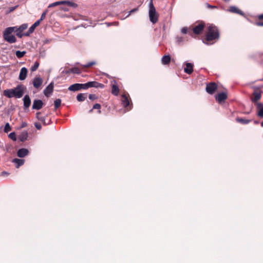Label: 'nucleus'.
Wrapping results in <instances>:
<instances>
[{
	"label": "nucleus",
	"mask_w": 263,
	"mask_h": 263,
	"mask_svg": "<svg viewBox=\"0 0 263 263\" xmlns=\"http://www.w3.org/2000/svg\"><path fill=\"white\" fill-rule=\"evenodd\" d=\"M12 162L15 164L16 168H18L20 166L24 164L25 160L24 159L14 158L12 160Z\"/></svg>",
	"instance_id": "obj_22"
},
{
	"label": "nucleus",
	"mask_w": 263,
	"mask_h": 263,
	"mask_svg": "<svg viewBox=\"0 0 263 263\" xmlns=\"http://www.w3.org/2000/svg\"><path fill=\"white\" fill-rule=\"evenodd\" d=\"M34 125H35V127L36 128V129H37L39 130H40L42 128V125L39 123H35L34 124Z\"/></svg>",
	"instance_id": "obj_47"
},
{
	"label": "nucleus",
	"mask_w": 263,
	"mask_h": 263,
	"mask_svg": "<svg viewBox=\"0 0 263 263\" xmlns=\"http://www.w3.org/2000/svg\"><path fill=\"white\" fill-rule=\"evenodd\" d=\"M261 126L263 127V121L261 123Z\"/></svg>",
	"instance_id": "obj_57"
},
{
	"label": "nucleus",
	"mask_w": 263,
	"mask_h": 263,
	"mask_svg": "<svg viewBox=\"0 0 263 263\" xmlns=\"http://www.w3.org/2000/svg\"><path fill=\"white\" fill-rule=\"evenodd\" d=\"M86 83H87L88 88H90V87L103 88L104 87V84H103L102 83H98L96 81L88 82Z\"/></svg>",
	"instance_id": "obj_11"
},
{
	"label": "nucleus",
	"mask_w": 263,
	"mask_h": 263,
	"mask_svg": "<svg viewBox=\"0 0 263 263\" xmlns=\"http://www.w3.org/2000/svg\"><path fill=\"white\" fill-rule=\"evenodd\" d=\"M41 112H37L36 114V118L41 121H44V117H41L40 116Z\"/></svg>",
	"instance_id": "obj_40"
},
{
	"label": "nucleus",
	"mask_w": 263,
	"mask_h": 263,
	"mask_svg": "<svg viewBox=\"0 0 263 263\" xmlns=\"http://www.w3.org/2000/svg\"><path fill=\"white\" fill-rule=\"evenodd\" d=\"M184 64L185 65V67L184 68V72L189 74H191L193 71V64L189 62H185Z\"/></svg>",
	"instance_id": "obj_13"
},
{
	"label": "nucleus",
	"mask_w": 263,
	"mask_h": 263,
	"mask_svg": "<svg viewBox=\"0 0 263 263\" xmlns=\"http://www.w3.org/2000/svg\"><path fill=\"white\" fill-rule=\"evenodd\" d=\"M208 28V32L205 37L206 41L210 42L218 39L219 33L218 28L213 25H209Z\"/></svg>",
	"instance_id": "obj_2"
},
{
	"label": "nucleus",
	"mask_w": 263,
	"mask_h": 263,
	"mask_svg": "<svg viewBox=\"0 0 263 263\" xmlns=\"http://www.w3.org/2000/svg\"><path fill=\"white\" fill-rule=\"evenodd\" d=\"M24 108V109L28 108L31 104V99L29 96L27 95H25L23 98Z\"/></svg>",
	"instance_id": "obj_19"
},
{
	"label": "nucleus",
	"mask_w": 263,
	"mask_h": 263,
	"mask_svg": "<svg viewBox=\"0 0 263 263\" xmlns=\"http://www.w3.org/2000/svg\"><path fill=\"white\" fill-rule=\"evenodd\" d=\"M254 123L255 124H258V123H259V121L255 120V121H254Z\"/></svg>",
	"instance_id": "obj_55"
},
{
	"label": "nucleus",
	"mask_w": 263,
	"mask_h": 263,
	"mask_svg": "<svg viewBox=\"0 0 263 263\" xmlns=\"http://www.w3.org/2000/svg\"><path fill=\"white\" fill-rule=\"evenodd\" d=\"M54 87L53 82H51L44 90V94L46 97H49L53 92Z\"/></svg>",
	"instance_id": "obj_10"
},
{
	"label": "nucleus",
	"mask_w": 263,
	"mask_h": 263,
	"mask_svg": "<svg viewBox=\"0 0 263 263\" xmlns=\"http://www.w3.org/2000/svg\"><path fill=\"white\" fill-rule=\"evenodd\" d=\"M8 137L9 138H10L11 139H12V140H13L14 141H16L17 139L15 132H12V133H10L8 135Z\"/></svg>",
	"instance_id": "obj_34"
},
{
	"label": "nucleus",
	"mask_w": 263,
	"mask_h": 263,
	"mask_svg": "<svg viewBox=\"0 0 263 263\" xmlns=\"http://www.w3.org/2000/svg\"><path fill=\"white\" fill-rule=\"evenodd\" d=\"M67 5L74 8H76L78 6L77 4L69 1H68Z\"/></svg>",
	"instance_id": "obj_42"
},
{
	"label": "nucleus",
	"mask_w": 263,
	"mask_h": 263,
	"mask_svg": "<svg viewBox=\"0 0 263 263\" xmlns=\"http://www.w3.org/2000/svg\"><path fill=\"white\" fill-rule=\"evenodd\" d=\"M86 97H85L84 94L83 93H79L77 96V99L79 102L83 101L85 100Z\"/></svg>",
	"instance_id": "obj_28"
},
{
	"label": "nucleus",
	"mask_w": 263,
	"mask_h": 263,
	"mask_svg": "<svg viewBox=\"0 0 263 263\" xmlns=\"http://www.w3.org/2000/svg\"><path fill=\"white\" fill-rule=\"evenodd\" d=\"M236 121L239 122V123H240L242 124H248L250 122L251 120H247V119H243V118H238L236 119Z\"/></svg>",
	"instance_id": "obj_26"
},
{
	"label": "nucleus",
	"mask_w": 263,
	"mask_h": 263,
	"mask_svg": "<svg viewBox=\"0 0 263 263\" xmlns=\"http://www.w3.org/2000/svg\"><path fill=\"white\" fill-rule=\"evenodd\" d=\"M27 72H28L27 69L25 67H22L21 69V70L20 72V74H19V77H18L19 80H20L21 81L24 80L26 78Z\"/></svg>",
	"instance_id": "obj_16"
},
{
	"label": "nucleus",
	"mask_w": 263,
	"mask_h": 263,
	"mask_svg": "<svg viewBox=\"0 0 263 263\" xmlns=\"http://www.w3.org/2000/svg\"><path fill=\"white\" fill-rule=\"evenodd\" d=\"M148 8L149 20L153 24H155L158 20L159 14L156 12L153 2L148 3Z\"/></svg>",
	"instance_id": "obj_4"
},
{
	"label": "nucleus",
	"mask_w": 263,
	"mask_h": 263,
	"mask_svg": "<svg viewBox=\"0 0 263 263\" xmlns=\"http://www.w3.org/2000/svg\"><path fill=\"white\" fill-rule=\"evenodd\" d=\"M33 33L32 31H30V29H29L27 31V32L24 33H23V36H29L30 34L31 33Z\"/></svg>",
	"instance_id": "obj_48"
},
{
	"label": "nucleus",
	"mask_w": 263,
	"mask_h": 263,
	"mask_svg": "<svg viewBox=\"0 0 263 263\" xmlns=\"http://www.w3.org/2000/svg\"><path fill=\"white\" fill-rule=\"evenodd\" d=\"M138 10V7L132 9L131 10H130V11L128 12V14L126 16V17H125V18H127V17H128V16H129V15H130L132 13H134V12H137Z\"/></svg>",
	"instance_id": "obj_39"
},
{
	"label": "nucleus",
	"mask_w": 263,
	"mask_h": 263,
	"mask_svg": "<svg viewBox=\"0 0 263 263\" xmlns=\"http://www.w3.org/2000/svg\"><path fill=\"white\" fill-rule=\"evenodd\" d=\"M217 88V86L215 83H210L206 85V91L209 94L212 95Z\"/></svg>",
	"instance_id": "obj_9"
},
{
	"label": "nucleus",
	"mask_w": 263,
	"mask_h": 263,
	"mask_svg": "<svg viewBox=\"0 0 263 263\" xmlns=\"http://www.w3.org/2000/svg\"><path fill=\"white\" fill-rule=\"evenodd\" d=\"M258 18L260 20L263 19V14H261V15H259Z\"/></svg>",
	"instance_id": "obj_54"
},
{
	"label": "nucleus",
	"mask_w": 263,
	"mask_h": 263,
	"mask_svg": "<svg viewBox=\"0 0 263 263\" xmlns=\"http://www.w3.org/2000/svg\"><path fill=\"white\" fill-rule=\"evenodd\" d=\"M11 129L10 125L9 123H7L4 127V132L5 133H8Z\"/></svg>",
	"instance_id": "obj_36"
},
{
	"label": "nucleus",
	"mask_w": 263,
	"mask_h": 263,
	"mask_svg": "<svg viewBox=\"0 0 263 263\" xmlns=\"http://www.w3.org/2000/svg\"><path fill=\"white\" fill-rule=\"evenodd\" d=\"M13 32H15L16 33V35L17 36L20 38H22L23 36L22 32L21 31H18V29H15L14 30Z\"/></svg>",
	"instance_id": "obj_38"
},
{
	"label": "nucleus",
	"mask_w": 263,
	"mask_h": 263,
	"mask_svg": "<svg viewBox=\"0 0 263 263\" xmlns=\"http://www.w3.org/2000/svg\"><path fill=\"white\" fill-rule=\"evenodd\" d=\"M203 43H204V44H208V45L209 44L208 43H206L205 42H204V41H203Z\"/></svg>",
	"instance_id": "obj_58"
},
{
	"label": "nucleus",
	"mask_w": 263,
	"mask_h": 263,
	"mask_svg": "<svg viewBox=\"0 0 263 263\" xmlns=\"http://www.w3.org/2000/svg\"><path fill=\"white\" fill-rule=\"evenodd\" d=\"M59 4L60 5H65V4H66L67 5V3H68V1H59Z\"/></svg>",
	"instance_id": "obj_50"
},
{
	"label": "nucleus",
	"mask_w": 263,
	"mask_h": 263,
	"mask_svg": "<svg viewBox=\"0 0 263 263\" xmlns=\"http://www.w3.org/2000/svg\"><path fill=\"white\" fill-rule=\"evenodd\" d=\"M70 71L73 73L80 74L81 70L78 67H73L70 69Z\"/></svg>",
	"instance_id": "obj_32"
},
{
	"label": "nucleus",
	"mask_w": 263,
	"mask_h": 263,
	"mask_svg": "<svg viewBox=\"0 0 263 263\" xmlns=\"http://www.w3.org/2000/svg\"><path fill=\"white\" fill-rule=\"evenodd\" d=\"M256 109L257 110V115L258 117L263 118V104L257 103L256 105Z\"/></svg>",
	"instance_id": "obj_20"
},
{
	"label": "nucleus",
	"mask_w": 263,
	"mask_h": 263,
	"mask_svg": "<svg viewBox=\"0 0 263 263\" xmlns=\"http://www.w3.org/2000/svg\"><path fill=\"white\" fill-rule=\"evenodd\" d=\"M121 102L123 106L125 108H127V110H130L132 108V104H130V101L128 97L125 94H123L122 95Z\"/></svg>",
	"instance_id": "obj_6"
},
{
	"label": "nucleus",
	"mask_w": 263,
	"mask_h": 263,
	"mask_svg": "<svg viewBox=\"0 0 263 263\" xmlns=\"http://www.w3.org/2000/svg\"><path fill=\"white\" fill-rule=\"evenodd\" d=\"M14 30V28L9 27L6 28L3 32V37L4 40L10 44L14 43L16 42L15 36L12 34Z\"/></svg>",
	"instance_id": "obj_3"
},
{
	"label": "nucleus",
	"mask_w": 263,
	"mask_h": 263,
	"mask_svg": "<svg viewBox=\"0 0 263 263\" xmlns=\"http://www.w3.org/2000/svg\"><path fill=\"white\" fill-rule=\"evenodd\" d=\"M227 98V95L225 92H222L218 93L216 96V100L219 103L223 102Z\"/></svg>",
	"instance_id": "obj_14"
},
{
	"label": "nucleus",
	"mask_w": 263,
	"mask_h": 263,
	"mask_svg": "<svg viewBox=\"0 0 263 263\" xmlns=\"http://www.w3.org/2000/svg\"><path fill=\"white\" fill-rule=\"evenodd\" d=\"M114 23L115 24V25H118L119 24L118 22H115Z\"/></svg>",
	"instance_id": "obj_56"
},
{
	"label": "nucleus",
	"mask_w": 263,
	"mask_h": 263,
	"mask_svg": "<svg viewBox=\"0 0 263 263\" xmlns=\"http://www.w3.org/2000/svg\"><path fill=\"white\" fill-rule=\"evenodd\" d=\"M261 55H263V52H262V53H261Z\"/></svg>",
	"instance_id": "obj_60"
},
{
	"label": "nucleus",
	"mask_w": 263,
	"mask_h": 263,
	"mask_svg": "<svg viewBox=\"0 0 263 263\" xmlns=\"http://www.w3.org/2000/svg\"><path fill=\"white\" fill-rule=\"evenodd\" d=\"M18 5H16L14 7H11L9 8L8 12L10 13L13 11L14 10H15L17 7Z\"/></svg>",
	"instance_id": "obj_46"
},
{
	"label": "nucleus",
	"mask_w": 263,
	"mask_h": 263,
	"mask_svg": "<svg viewBox=\"0 0 263 263\" xmlns=\"http://www.w3.org/2000/svg\"><path fill=\"white\" fill-rule=\"evenodd\" d=\"M204 27L203 23H200L193 29V31L195 34H199L202 31Z\"/></svg>",
	"instance_id": "obj_15"
},
{
	"label": "nucleus",
	"mask_w": 263,
	"mask_h": 263,
	"mask_svg": "<svg viewBox=\"0 0 263 263\" xmlns=\"http://www.w3.org/2000/svg\"><path fill=\"white\" fill-rule=\"evenodd\" d=\"M27 124L26 122H22L20 125V127L18 128V129L24 128V127H26L27 126Z\"/></svg>",
	"instance_id": "obj_49"
},
{
	"label": "nucleus",
	"mask_w": 263,
	"mask_h": 263,
	"mask_svg": "<svg viewBox=\"0 0 263 263\" xmlns=\"http://www.w3.org/2000/svg\"><path fill=\"white\" fill-rule=\"evenodd\" d=\"M261 97V93L260 92L255 91L252 94V96L251 97V100L252 103H254L255 105H257V103H261L258 102V100L260 99Z\"/></svg>",
	"instance_id": "obj_8"
},
{
	"label": "nucleus",
	"mask_w": 263,
	"mask_h": 263,
	"mask_svg": "<svg viewBox=\"0 0 263 263\" xmlns=\"http://www.w3.org/2000/svg\"><path fill=\"white\" fill-rule=\"evenodd\" d=\"M181 32L182 34H186L188 32V28L184 27L181 29Z\"/></svg>",
	"instance_id": "obj_43"
},
{
	"label": "nucleus",
	"mask_w": 263,
	"mask_h": 263,
	"mask_svg": "<svg viewBox=\"0 0 263 263\" xmlns=\"http://www.w3.org/2000/svg\"><path fill=\"white\" fill-rule=\"evenodd\" d=\"M43 83V79L41 77H35L32 81L33 86L35 88H39Z\"/></svg>",
	"instance_id": "obj_18"
},
{
	"label": "nucleus",
	"mask_w": 263,
	"mask_h": 263,
	"mask_svg": "<svg viewBox=\"0 0 263 263\" xmlns=\"http://www.w3.org/2000/svg\"><path fill=\"white\" fill-rule=\"evenodd\" d=\"M61 104V100L60 99H56L54 102V107L57 109Z\"/></svg>",
	"instance_id": "obj_31"
},
{
	"label": "nucleus",
	"mask_w": 263,
	"mask_h": 263,
	"mask_svg": "<svg viewBox=\"0 0 263 263\" xmlns=\"http://www.w3.org/2000/svg\"><path fill=\"white\" fill-rule=\"evenodd\" d=\"M26 88L21 85H17L13 89H7L4 91V95L8 98L15 97L16 98H21L24 95V89Z\"/></svg>",
	"instance_id": "obj_1"
},
{
	"label": "nucleus",
	"mask_w": 263,
	"mask_h": 263,
	"mask_svg": "<svg viewBox=\"0 0 263 263\" xmlns=\"http://www.w3.org/2000/svg\"><path fill=\"white\" fill-rule=\"evenodd\" d=\"M153 0H150L149 3L153 2Z\"/></svg>",
	"instance_id": "obj_59"
},
{
	"label": "nucleus",
	"mask_w": 263,
	"mask_h": 263,
	"mask_svg": "<svg viewBox=\"0 0 263 263\" xmlns=\"http://www.w3.org/2000/svg\"><path fill=\"white\" fill-rule=\"evenodd\" d=\"M114 82L115 84L112 85L111 93L114 95L117 96L119 95V88L118 86L116 85V81H114Z\"/></svg>",
	"instance_id": "obj_23"
},
{
	"label": "nucleus",
	"mask_w": 263,
	"mask_h": 263,
	"mask_svg": "<svg viewBox=\"0 0 263 263\" xmlns=\"http://www.w3.org/2000/svg\"><path fill=\"white\" fill-rule=\"evenodd\" d=\"M175 41H176V43L177 44H180V43L183 42V38L182 36H177L175 37Z\"/></svg>",
	"instance_id": "obj_33"
},
{
	"label": "nucleus",
	"mask_w": 263,
	"mask_h": 263,
	"mask_svg": "<svg viewBox=\"0 0 263 263\" xmlns=\"http://www.w3.org/2000/svg\"><path fill=\"white\" fill-rule=\"evenodd\" d=\"M42 122L43 123V124H44V125H48V124H49V122H47V123L46 122V120H45V117H44V121H42Z\"/></svg>",
	"instance_id": "obj_53"
},
{
	"label": "nucleus",
	"mask_w": 263,
	"mask_h": 263,
	"mask_svg": "<svg viewBox=\"0 0 263 263\" xmlns=\"http://www.w3.org/2000/svg\"><path fill=\"white\" fill-rule=\"evenodd\" d=\"M227 12L237 14L242 16H245V13L235 6H231L226 10Z\"/></svg>",
	"instance_id": "obj_7"
},
{
	"label": "nucleus",
	"mask_w": 263,
	"mask_h": 263,
	"mask_svg": "<svg viewBox=\"0 0 263 263\" xmlns=\"http://www.w3.org/2000/svg\"><path fill=\"white\" fill-rule=\"evenodd\" d=\"M28 133L27 131L24 130L20 133L18 136V140L21 142H24L27 140Z\"/></svg>",
	"instance_id": "obj_21"
},
{
	"label": "nucleus",
	"mask_w": 263,
	"mask_h": 263,
	"mask_svg": "<svg viewBox=\"0 0 263 263\" xmlns=\"http://www.w3.org/2000/svg\"><path fill=\"white\" fill-rule=\"evenodd\" d=\"M40 23L39 21H36L29 29L30 31L34 32L35 28L40 25Z\"/></svg>",
	"instance_id": "obj_29"
},
{
	"label": "nucleus",
	"mask_w": 263,
	"mask_h": 263,
	"mask_svg": "<svg viewBox=\"0 0 263 263\" xmlns=\"http://www.w3.org/2000/svg\"><path fill=\"white\" fill-rule=\"evenodd\" d=\"M26 53V52L25 51H21L20 50H17L15 52V55L18 58H21L24 56Z\"/></svg>",
	"instance_id": "obj_27"
},
{
	"label": "nucleus",
	"mask_w": 263,
	"mask_h": 263,
	"mask_svg": "<svg viewBox=\"0 0 263 263\" xmlns=\"http://www.w3.org/2000/svg\"><path fill=\"white\" fill-rule=\"evenodd\" d=\"M43 106V102L41 100L35 99L33 101L32 108L33 109L39 110Z\"/></svg>",
	"instance_id": "obj_12"
},
{
	"label": "nucleus",
	"mask_w": 263,
	"mask_h": 263,
	"mask_svg": "<svg viewBox=\"0 0 263 263\" xmlns=\"http://www.w3.org/2000/svg\"><path fill=\"white\" fill-rule=\"evenodd\" d=\"M256 24L258 26H263V22H256Z\"/></svg>",
	"instance_id": "obj_51"
},
{
	"label": "nucleus",
	"mask_w": 263,
	"mask_h": 263,
	"mask_svg": "<svg viewBox=\"0 0 263 263\" xmlns=\"http://www.w3.org/2000/svg\"><path fill=\"white\" fill-rule=\"evenodd\" d=\"M39 63L38 62H34V64L31 66L30 70L31 71H35L39 66Z\"/></svg>",
	"instance_id": "obj_30"
},
{
	"label": "nucleus",
	"mask_w": 263,
	"mask_h": 263,
	"mask_svg": "<svg viewBox=\"0 0 263 263\" xmlns=\"http://www.w3.org/2000/svg\"><path fill=\"white\" fill-rule=\"evenodd\" d=\"M29 154V151L27 148H22L17 152V156L20 158L25 157Z\"/></svg>",
	"instance_id": "obj_17"
},
{
	"label": "nucleus",
	"mask_w": 263,
	"mask_h": 263,
	"mask_svg": "<svg viewBox=\"0 0 263 263\" xmlns=\"http://www.w3.org/2000/svg\"><path fill=\"white\" fill-rule=\"evenodd\" d=\"M28 27V25L27 24H23L22 25H21V26H20L18 27H17V26H14V27H12V28H14V30L15 29H18V31H21L22 32H23L24 30H25Z\"/></svg>",
	"instance_id": "obj_25"
},
{
	"label": "nucleus",
	"mask_w": 263,
	"mask_h": 263,
	"mask_svg": "<svg viewBox=\"0 0 263 263\" xmlns=\"http://www.w3.org/2000/svg\"><path fill=\"white\" fill-rule=\"evenodd\" d=\"M207 7L208 8H217L216 6H212V5H211L210 4H207Z\"/></svg>",
	"instance_id": "obj_52"
},
{
	"label": "nucleus",
	"mask_w": 263,
	"mask_h": 263,
	"mask_svg": "<svg viewBox=\"0 0 263 263\" xmlns=\"http://www.w3.org/2000/svg\"><path fill=\"white\" fill-rule=\"evenodd\" d=\"M100 108H101V105L100 104L96 103L93 105L92 109L90 110L89 111L91 112L92 111L93 109H99V112L100 113L101 112V110H100Z\"/></svg>",
	"instance_id": "obj_37"
},
{
	"label": "nucleus",
	"mask_w": 263,
	"mask_h": 263,
	"mask_svg": "<svg viewBox=\"0 0 263 263\" xmlns=\"http://www.w3.org/2000/svg\"><path fill=\"white\" fill-rule=\"evenodd\" d=\"M47 10H45L44 12L42 13L41 18L40 20H37L40 23L42 21H43L44 19H45L46 17V14L47 12Z\"/></svg>",
	"instance_id": "obj_41"
},
{
	"label": "nucleus",
	"mask_w": 263,
	"mask_h": 263,
	"mask_svg": "<svg viewBox=\"0 0 263 263\" xmlns=\"http://www.w3.org/2000/svg\"><path fill=\"white\" fill-rule=\"evenodd\" d=\"M95 64H96L95 62L92 61V62H90L87 63L86 64L81 65V66L84 68H88V67H89L91 66L95 65Z\"/></svg>",
	"instance_id": "obj_35"
},
{
	"label": "nucleus",
	"mask_w": 263,
	"mask_h": 263,
	"mask_svg": "<svg viewBox=\"0 0 263 263\" xmlns=\"http://www.w3.org/2000/svg\"><path fill=\"white\" fill-rule=\"evenodd\" d=\"M89 99L91 100H95L97 99V97L95 94H90L89 95Z\"/></svg>",
	"instance_id": "obj_45"
},
{
	"label": "nucleus",
	"mask_w": 263,
	"mask_h": 263,
	"mask_svg": "<svg viewBox=\"0 0 263 263\" xmlns=\"http://www.w3.org/2000/svg\"><path fill=\"white\" fill-rule=\"evenodd\" d=\"M88 88H87V83H84V84H80V83H75V84H73L71 85H70L68 89L69 90V91H79V90H82V89H87Z\"/></svg>",
	"instance_id": "obj_5"
},
{
	"label": "nucleus",
	"mask_w": 263,
	"mask_h": 263,
	"mask_svg": "<svg viewBox=\"0 0 263 263\" xmlns=\"http://www.w3.org/2000/svg\"><path fill=\"white\" fill-rule=\"evenodd\" d=\"M58 5H60V4H59V2H55L54 3H51L50 4L49 6H48V8H51V7H55V6H58Z\"/></svg>",
	"instance_id": "obj_44"
},
{
	"label": "nucleus",
	"mask_w": 263,
	"mask_h": 263,
	"mask_svg": "<svg viewBox=\"0 0 263 263\" xmlns=\"http://www.w3.org/2000/svg\"><path fill=\"white\" fill-rule=\"evenodd\" d=\"M171 62V57L169 55H165L161 59V63L163 65H168Z\"/></svg>",
	"instance_id": "obj_24"
}]
</instances>
